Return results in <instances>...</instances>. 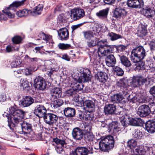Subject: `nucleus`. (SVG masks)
I'll list each match as a JSON object with an SVG mask.
<instances>
[{"label": "nucleus", "mask_w": 155, "mask_h": 155, "mask_svg": "<svg viewBox=\"0 0 155 155\" xmlns=\"http://www.w3.org/2000/svg\"><path fill=\"white\" fill-rule=\"evenodd\" d=\"M107 39H104L99 41L98 38L97 45L98 46V54L101 56L107 55L109 54L112 53L114 50V45H107Z\"/></svg>", "instance_id": "obj_1"}, {"label": "nucleus", "mask_w": 155, "mask_h": 155, "mask_svg": "<svg viewBox=\"0 0 155 155\" xmlns=\"http://www.w3.org/2000/svg\"><path fill=\"white\" fill-rule=\"evenodd\" d=\"M145 50L143 46H138L133 49L131 52L130 58L134 63L143 60L146 56Z\"/></svg>", "instance_id": "obj_2"}, {"label": "nucleus", "mask_w": 155, "mask_h": 155, "mask_svg": "<svg viewBox=\"0 0 155 155\" xmlns=\"http://www.w3.org/2000/svg\"><path fill=\"white\" fill-rule=\"evenodd\" d=\"M114 141L111 136H108L102 139L99 143V148L102 151H107L113 147Z\"/></svg>", "instance_id": "obj_3"}, {"label": "nucleus", "mask_w": 155, "mask_h": 155, "mask_svg": "<svg viewBox=\"0 0 155 155\" xmlns=\"http://www.w3.org/2000/svg\"><path fill=\"white\" fill-rule=\"evenodd\" d=\"M121 124L124 127L129 125L132 126H139L142 124V121L140 118H129L127 115H124L120 118Z\"/></svg>", "instance_id": "obj_4"}, {"label": "nucleus", "mask_w": 155, "mask_h": 155, "mask_svg": "<svg viewBox=\"0 0 155 155\" xmlns=\"http://www.w3.org/2000/svg\"><path fill=\"white\" fill-rule=\"evenodd\" d=\"M150 80L149 78H144L140 76H134L130 82V85L134 87L142 86L144 84L149 85L150 84Z\"/></svg>", "instance_id": "obj_5"}, {"label": "nucleus", "mask_w": 155, "mask_h": 155, "mask_svg": "<svg viewBox=\"0 0 155 155\" xmlns=\"http://www.w3.org/2000/svg\"><path fill=\"white\" fill-rule=\"evenodd\" d=\"M29 0H22L21 2H13L12 4L10 5L9 7L7 8V9L9 10L12 11V12H8L6 10H4L3 12L6 16L10 18H13L15 16L14 13H12L13 11L15 12L16 8L22 5L25 2L28 1Z\"/></svg>", "instance_id": "obj_6"}, {"label": "nucleus", "mask_w": 155, "mask_h": 155, "mask_svg": "<svg viewBox=\"0 0 155 155\" xmlns=\"http://www.w3.org/2000/svg\"><path fill=\"white\" fill-rule=\"evenodd\" d=\"M34 105L35 107L34 113L39 118L43 117L46 114L47 110L46 108L42 104L35 102Z\"/></svg>", "instance_id": "obj_7"}, {"label": "nucleus", "mask_w": 155, "mask_h": 155, "mask_svg": "<svg viewBox=\"0 0 155 155\" xmlns=\"http://www.w3.org/2000/svg\"><path fill=\"white\" fill-rule=\"evenodd\" d=\"M24 117H14L10 116L8 118V126L11 129H12V127L20 125L23 121Z\"/></svg>", "instance_id": "obj_8"}, {"label": "nucleus", "mask_w": 155, "mask_h": 155, "mask_svg": "<svg viewBox=\"0 0 155 155\" xmlns=\"http://www.w3.org/2000/svg\"><path fill=\"white\" fill-rule=\"evenodd\" d=\"M71 18L74 20H77L82 18L85 14L84 10L82 9L74 8L71 10Z\"/></svg>", "instance_id": "obj_9"}, {"label": "nucleus", "mask_w": 155, "mask_h": 155, "mask_svg": "<svg viewBox=\"0 0 155 155\" xmlns=\"http://www.w3.org/2000/svg\"><path fill=\"white\" fill-rule=\"evenodd\" d=\"M21 127L22 132L26 134L28 137H35L33 136L34 132L31 129V125L29 123L23 121L20 125Z\"/></svg>", "instance_id": "obj_10"}, {"label": "nucleus", "mask_w": 155, "mask_h": 155, "mask_svg": "<svg viewBox=\"0 0 155 155\" xmlns=\"http://www.w3.org/2000/svg\"><path fill=\"white\" fill-rule=\"evenodd\" d=\"M140 12L141 14L149 18H152L155 15V11L154 8L149 6L143 8Z\"/></svg>", "instance_id": "obj_11"}, {"label": "nucleus", "mask_w": 155, "mask_h": 155, "mask_svg": "<svg viewBox=\"0 0 155 155\" xmlns=\"http://www.w3.org/2000/svg\"><path fill=\"white\" fill-rule=\"evenodd\" d=\"M90 72L88 69H85L83 73L78 76L77 81L79 83L84 82L90 80L91 75H90Z\"/></svg>", "instance_id": "obj_12"}, {"label": "nucleus", "mask_w": 155, "mask_h": 155, "mask_svg": "<svg viewBox=\"0 0 155 155\" xmlns=\"http://www.w3.org/2000/svg\"><path fill=\"white\" fill-rule=\"evenodd\" d=\"M150 112V109L149 106L147 105L144 104L139 107L137 114L140 117H144L148 115Z\"/></svg>", "instance_id": "obj_13"}, {"label": "nucleus", "mask_w": 155, "mask_h": 155, "mask_svg": "<svg viewBox=\"0 0 155 155\" xmlns=\"http://www.w3.org/2000/svg\"><path fill=\"white\" fill-rule=\"evenodd\" d=\"M45 122L49 125H53L55 124L58 120V117L56 115L51 114H46L44 118Z\"/></svg>", "instance_id": "obj_14"}, {"label": "nucleus", "mask_w": 155, "mask_h": 155, "mask_svg": "<svg viewBox=\"0 0 155 155\" xmlns=\"http://www.w3.org/2000/svg\"><path fill=\"white\" fill-rule=\"evenodd\" d=\"M34 85L35 87L40 90H43L46 88L45 81L42 77L40 76L36 77L34 80Z\"/></svg>", "instance_id": "obj_15"}, {"label": "nucleus", "mask_w": 155, "mask_h": 155, "mask_svg": "<svg viewBox=\"0 0 155 155\" xmlns=\"http://www.w3.org/2000/svg\"><path fill=\"white\" fill-rule=\"evenodd\" d=\"M127 4L130 7L135 8H140L144 6L143 0H128Z\"/></svg>", "instance_id": "obj_16"}, {"label": "nucleus", "mask_w": 155, "mask_h": 155, "mask_svg": "<svg viewBox=\"0 0 155 155\" xmlns=\"http://www.w3.org/2000/svg\"><path fill=\"white\" fill-rule=\"evenodd\" d=\"M61 88L54 87L50 90L49 96L51 100H54L62 96Z\"/></svg>", "instance_id": "obj_17"}, {"label": "nucleus", "mask_w": 155, "mask_h": 155, "mask_svg": "<svg viewBox=\"0 0 155 155\" xmlns=\"http://www.w3.org/2000/svg\"><path fill=\"white\" fill-rule=\"evenodd\" d=\"M119 124L117 121H113L109 124V129L113 131L114 135H116L121 132V129L119 127Z\"/></svg>", "instance_id": "obj_18"}, {"label": "nucleus", "mask_w": 155, "mask_h": 155, "mask_svg": "<svg viewBox=\"0 0 155 155\" xmlns=\"http://www.w3.org/2000/svg\"><path fill=\"white\" fill-rule=\"evenodd\" d=\"M59 39L61 40H66L69 38V32L67 28H61L58 31Z\"/></svg>", "instance_id": "obj_19"}, {"label": "nucleus", "mask_w": 155, "mask_h": 155, "mask_svg": "<svg viewBox=\"0 0 155 155\" xmlns=\"http://www.w3.org/2000/svg\"><path fill=\"white\" fill-rule=\"evenodd\" d=\"M9 112L11 114L10 116L14 117H24L25 112L21 109H16L13 107L9 108Z\"/></svg>", "instance_id": "obj_20"}, {"label": "nucleus", "mask_w": 155, "mask_h": 155, "mask_svg": "<svg viewBox=\"0 0 155 155\" xmlns=\"http://www.w3.org/2000/svg\"><path fill=\"white\" fill-rule=\"evenodd\" d=\"M72 134L73 138L76 140H80L84 136L83 130L78 127L75 128L73 130Z\"/></svg>", "instance_id": "obj_21"}, {"label": "nucleus", "mask_w": 155, "mask_h": 155, "mask_svg": "<svg viewBox=\"0 0 155 155\" xmlns=\"http://www.w3.org/2000/svg\"><path fill=\"white\" fill-rule=\"evenodd\" d=\"M145 129L149 133H153L155 132V121L153 120H149L145 123Z\"/></svg>", "instance_id": "obj_22"}, {"label": "nucleus", "mask_w": 155, "mask_h": 155, "mask_svg": "<svg viewBox=\"0 0 155 155\" xmlns=\"http://www.w3.org/2000/svg\"><path fill=\"white\" fill-rule=\"evenodd\" d=\"M145 153L144 146L140 145L135 149V150H131L130 155H144Z\"/></svg>", "instance_id": "obj_23"}, {"label": "nucleus", "mask_w": 155, "mask_h": 155, "mask_svg": "<svg viewBox=\"0 0 155 155\" xmlns=\"http://www.w3.org/2000/svg\"><path fill=\"white\" fill-rule=\"evenodd\" d=\"M38 36L40 37L41 38L46 41L47 43V45L49 46L50 48H52L53 46L54 42L52 40V36L49 35H46L43 32L39 34Z\"/></svg>", "instance_id": "obj_24"}, {"label": "nucleus", "mask_w": 155, "mask_h": 155, "mask_svg": "<svg viewBox=\"0 0 155 155\" xmlns=\"http://www.w3.org/2000/svg\"><path fill=\"white\" fill-rule=\"evenodd\" d=\"M64 113L66 117L70 118L75 116L76 111L74 108L67 107L65 108L64 110Z\"/></svg>", "instance_id": "obj_25"}, {"label": "nucleus", "mask_w": 155, "mask_h": 155, "mask_svg": "<svg viewBox=\"0 0 155 155\" xmlns=\"http://www.w3.org/2000/svg\"><path fill=\"white\" fill-rule=\"evenodd\" d=\"M89 148L91 151L85 147H78L76 149V154L77 155H87L88 153H93V148L91 147Z\"/></svg>", "instance_id": "obj_26"}, {"label": "nucleus", "mask_w": 155, "mask_h": 155, "mask_svg": "<svg viewBox=\"0 0 155 155\" xmlns=\"http://www.w3.org/2000/svg\"><path fill=\"white\" fill-rule=\"evenodd\" d=\"M95 79L101 82L105 83L107 79L108 76L106 74L103 72H98L95 75Z\"/></svg>", "instance_id": "obj_27"}, {"label": "nucleus", "mask_w": 155, "mask_h": 155, "mask_svg": "<svg viewBox=\"0 0 155 155\" xmlns=\"http://www.w3.org/2000/svg\"><path fill=\"white\" fill-rule=\"evenodd\" d=\"M21 104L24 107H27L34 102V99L29 96L25 97L22 100L20 101Z\"/></svg>", "instance_id": "obj_28"}, {"label": "nucleus", "mask_w": 155, "mask_h": 155, "mask_svg": "<svg viewBox=\"0 0 155 155\" xmlns=\"http://www.w3.org/2000/svg\"><path fill=\"white\" fill-rule=\"evenodd\" d=\"M106 64L109 67H113L116 63V59L113 54H110L107 56L106 59Z\"/></svg>", "instance_id": "obj_29"}, {"label": "nucleus", "mask_w": 155, "mask_h": 155, "mask_svg": "<svg viewBox=\"0 0 155 155\" xmlns=\"http://www.w3.org/2000/svg\"><path fill=\"white\" fill-rule=\"evenodd\" d=\"M69 84H71V86L73 88L75 92L78 91L82 90L83 88V85L81 83H75L73 81L69 82Z\"/></svg>", "instance_id": "obj_30"}, {"label": "nucleus", "mask_w": 155, "mask_h": 155, "mask_svg": "<svg viewBox=\"0 0 155 155\" xmlns=\"http://www.w3.org/2000/svg\"><path fill=\"white\" fill-rule=\"evenodd\" d=\"M126 14V12L124 9L120 8H116L114 12V16L116 18H120L123 17Z\"/></svg>", "instance_id": "obj_31"}, {"label": "nucleus", "mask_w": 155, "mask_h": 155, "mask_svg": "<svg viewBox=\"0 0 155 155\" xmlns=\"http://www.w3.org/2000/svg\"><path fill=\"white\" fill-rule=\"evenodd\" d=\"M147 34V28L145 26L143 25H140L137 32L138 36L141 37H143L146 35Z\"/></svg>", "instance_id": "obj_32"}, {"label": "nucleus", "mask_w": 155, "mask_h": 155, "mask_svg": "<svg viewBox=\"0 0 155 155\" xmlns=\"http://www.w3.org/2000/svg\"><path fill=\"white\" fill-rule=\"evenodd\" d=\"M91 129V127L90 126H88L85 127V130H86L87 132L84 134V136L85 140H92L94 137L92 134L90 132Z\"/></svg>", "instance_id": "obj_33"}, {"label": "nucleus", "mask_w": 155, "mask_h": 155, "mask_svg": "<svg viewBox=\"0 0 155 155\" xmlns=\"http://www.w3.org/2000/svg\"><path fill=\"white\" fill-rule=\"evenodd\" d=\"M116 109V106L114 104L106 105L104 108V111L106 114H112L114 113Z\"/></svg>", "instance_id": "obj_34"}, {"label": "nucleus", "mask_w": 155, "mask_h": 155, "mask_svg": "<svg viewBox=\"0 0 155 155\" xmlns=\"http://www.w3.org/2000/svg\"><path fill=\"white\" fill-rule=\"evenodd\" d=\"M43 8L42 5L39 4L35 7L33 10L31 11V15L33 16H35L37 15L40 14L42 11Z\"/></svg>", "instance_id": "obj_35"}, {"label": "nucleus", "mask_w": 155, "mask_h": 155, "mask_svg": "<svg viewBox=\"0 0 155 155\" xmlns=\"http://www.w3.org/2000/svg\"><path fill=\"white\" fill-rule=\"evenodd\" d=\"M120 59L122 64L126 67H129L131 65L130 61L126 56L119 55Z\"/></svg>", "instance_id": "obj_36"}, {"label": "nucleus", "mask_w": 155, "mask_h": 155, "mask_svg": "<svg viewBox=\"0 0 155 155\" xmlns=\"http://www.w3.org/2000/svg\"><path fill=\"white\" fill-rule=\"evenodd\" d=\"M98 38L94 37L86 41L87 45L89 48L93 47L97 45Z\"/></svg>", "instance_id": "obj_37"}, {"label": "nucleus", "mask_w": 155, "mask_h": 155, "mask_svg": "<svg viewBox=\"0 0 155 155\" xmlns=\"http://www.w3.org/2000/svg\"><path fill=\"white\" fill-rule=\"evenodd\" d=\"M123 98L124 97L122 95L117 94L112 96L111 99L114 103H119L121 101Z\"/></svg>", "instance_id": "obj_38"}, {"label": "nucleus", "mask_w": 155, "mask_h": 155, "mask_svg": "<svg viewBox=\"0 0 155 155\" xmlns=\"http://www.w3.org/2000/svg\"><path fill=\"white\" fill-rule=\"evenodd\" d=\"M83 33L86 41L95 37V34L91 31H84Z\"/></svg>", "instance_id": "obj_39"}, {"label": "nucleus", "mask_w": 155, "mask_h": 155, "mask_svg": "<svg viewBox=\"0 0 155 155\" xmlns=\"http://www.w3.org/2000/svg\"><path fill=\"white\" fill-rule=\"evenodd\" d=\"M20 87L25 91H28L30 88L29 82L25 79L21 80L20 84Z\"/></svg>", "instance_id": "obj_40"}, {"label": "nucleus", "mask_w": 155, "mask_h": 155, "mask_svg": "<svg viewBox=\"0 0 155 155\" xmlns=\"http://www.w3.org/2000/svg\"><path fill=\"white\" fill-rule=\"evenodd\" d=\"M53 142H54L57 145H60V146L64 147V148L66 147L67 143L64 140L56 138H53Z\"/></svg>", "instance_id": "obj_41"}, {"label": "nucleus", "mask_w": 155, "mask_h": 155, "mask_svg": "<svg viewBox=\"0 0 155 155\" xmlns=\"http://www.w3.org/2000/svg\"><path fill=\"white\" fill-rule=\"evenodd\" d=\"M127 143V147L131 149V150H133L137 146V141L134 139H131L129 140L128 141Z\"/></svg>", "instance_id": "obj_42"}, {"label": "nucleus", "mask_w": 155, "mask_h": 155, "mask_svg": "<svg viewBox=\"0 0 155 155\" xmlns=\"http://www.w3.org/2000/svg\"><path fill=\"white\" fill-rule=\"evenodd\" d=\"M133 137L136 139H140L143 136L142 132L138 129H135L133 132Z\"/></svg>", "instance_id": "obj_43"}, {"label": "nucleus", "mask_w": 155, "mask_h": 155, "mask_svg": "<svg viewBox=\"0 0 155 155\" xmlns=\"http://www.w3.org/2000/svg\"><path fill=\"white\" fill-rule=\"evenodd\" d=\"M108 13V10L107 9H104L99 11L96 13V15L100 18H106Z\"/></svg>", "instance_id": "obj_44"}, {"label": "nucleus", "mask_w": 155, "mask_h": 155, "mask_svg": "<svg viewBox=\"0 0 155 155\" xmlns=\"http://www.w3.org/2000/svg\"><path fill=\"white\" fill-rule=\"evenodd\" d=\"M63 101L61 99H58L54 101H52V104L53 105V107L55 108L61 106L63 104Z\"/></svg>", "instance_id": "obj_45"}, {"label": "nucleus", "mask_w": 155, "mask_h": 155, "mask_svg": "<svg viewBox=\"0 0 155 155\" xmlns=\"http://www.w3.org/2000/svg\"><path fill=\"white\" fill-rule=\"evenodd\" d=\"M107 36L110 37V39L112 41L116 40L121 37L120 35L112 32L109 33Z\"/></svg>", "instance_id": "obj_46"}, {"label": "nucleus", "mask_w": 155, "mask_h": 155, "mask_svg": "<svg viewBox=\"0 0 155 155\" xmlns=\"http://www.w3.org/2000/svg\"><path fill=\"white\" fill-rule=\"evenodd\" d=\"M29 13H31L30 11H28L26 9H24L22 10H19L17 12L16 14L19 17H22L27 16Z\"/></svg>", "instance_id": "obj_47"}, {"label": "nucleus", "mask_w": 155, "mask_h": 155, "mask_svg": "<svg viewBox=\"0 0 155 155\" xmlns=\"http://www.w3.org/2000/svg\"><path fill=\"white\" fill-rule=\"evenodd\" d=\"M94 118V115L92 113L88 111L85 112L84 120L91 121Z\"/></svg>", "instance_id": "obj_48"}, {"label": "nucleus", "mask_w": 155, "mask_h": 155, "mask_svg": "<svg viewBox=\"0 0 155 155\" xmlns=\"http://www.w3.org/2000/svg\"><path fill=\"white\" fill-rule=\"evenodd\" d=\"M85 112L80 110L77 114L76 119L80 121L84 120Z\"/></svg>", "instance_id": "obj_49"}, {"label": "nucleus", "mask_w": 155, "mask_h": 155, "mask_svg": "<svg viewBox=\"0 0 155 155\" xmlns=\"http://www.w3.org/2000/svg\"><path fill=\"white\" fill-rule=\"evenodd\" d=\"M137 95L135 94H131L129 95L127 97V99L128 101L130 102L134 103L136 102L137 100Z\"/></svg>", "instance_id": "obj_50"}, {"label": "nucleus", "mask_w": 155, "mask_h": 155, "mask_svg": "<svg viewBox=\"0 0 155 155\" xmlns=\"http://www.w3.org/2000/svg\"><path fill=\"white\" fill-rule=\"evenodd\" d=\"M115 73L118 76H122L124 74V72L120 68L116 66L114 68Z\"/></svg>", "instance_id": "obj_51"}, {"label": "nucleus", "mask_w": 155, "mask_h": 155, "mask_svg": "<svg viewBox=\"0 0 155 155\" xmlns=\"http://www.w3.org/2000/svg\"><path fill=\"white\" fill-rule=\"evenodd\" d=\"M84 106L86 108H88V109H91L94 108V105L92 101H88L84 103Z\"/></svg>", "instance_id": "obj_52"}, {"label": "nucleus", "mask_w": 155, "mask_h": 155, "mask_svg": "<svg viewBox=\"0 0 155 155\" xmlns=\"http://www.w3.org/2000/svg\"><path fill=\"white\" fill-rule=\"evenodd\" d=\"M76 94L75 91L72 88L67 90L65 92V96L67 97L73 96Z\"/></svg>", "instance_id": "obj_53"}, {"label": "nucleus", "mask_w": 155, "mask_h": 155, "mask_svg": "<svg viewBox=\"0 0 155 155\" xmlns=\"http://www.w3.org/2000/svg\"><path fill=\"white\" fill-rule=\"evenodd\" d=\"M58 46L60 49L63 50L69 49L71 48V46L70 44L64 43H60L58 45Z\"/></svg>", "instance_id": "obj_54"}, {"label": "nucleus", "mask_w": 155, "mask_h": 155, "mask_svg": "<svg viewBox=\"0 0 155 155\" xmlns=\"http://www.w3.org/2000/svg\"><path fill=\"white\" fill-rule=\"evenodd\" d=\"M126 81L124 80L120 81L118 83V85L120 86L123 87L124 88L125 90H127V87H129V85L126 84Z\"/></svg>", "instance_id": "obj_55"}, {"label": "nucleus", "mask_w": 155, "mask_h": 155, "mask_svg": "<svg viewBox=\"0 0 155 155\" xmlns=\"http://www.w3.org/2000/svg\"><path fill=\"white\" fill-rule=\"evenodd\" d=\"M22 40L21 38L18 36H16L13 38L12 40L13 43L18 44L21 42Z\"/></svg>", "instance_id": "obj_56"}, {"label": "nucleus", "mask_w": 155, "mask_h": 155, "mask_svg": "<svg viewBox=\"0 0 155 155\" xmlns=\"http://www.w3.org/2000/svg\"><path fill=\"white\" fill-rule=\"evenodd\" d=\"M19 49V47H17L16 48H15L14 45L12 46L9 45L7 46L6 48V51L7 52H10L13 51L14 50L18 51Z\"/></svg>", "instance_id": "obj_57"}, {"label": "nucleus", "mask_w": 155, "mask_h": 155, "mask_svg": "<svg viewBox=\"0 0 155 155\" xmlns=\"http://www.w3.org/2000/svg\"><path fill=\"white\" fill-rule=\"evenodd\" d=\"M63 147H64L60 146V145H57L55 147V150L58 153L63 154L64 152Z\"/></svg>", "instance_id": "obj_58"}, {"label": "nucleus", "mask_w": 155, "mask_h": 155, "mask_svg": "<svg viewBox=\"0 0 155 155\" xmlns=\"http://www.w3.org/2000/svg\"><path fill=\"white\" fill-rule=\"evenodd\" d=\"M22 72V70L20 69H16L14 71V74L17 77H20L21 76V74Z\"/></svg>", "instance_id": "obj_59"}, {"label": "nucleus", "mask_w": 155, "mask_h": 155, "mask_svg": "<svg viewBox=\"0 0 155 155\" xmlns=\"http://www.w3.org/2000/svg\"><path fill=\"white\" fill-rule=\"evenodd\" d=\"M116 0H104V2L107 5H112L114 4Z\"/></svg>", "instance_id": "obj_60"}, {"label": "nucleus", "mask_w": 155, "mask_h": 155, "mask_svg": "<svg viewBox=\"0 0 155 155\" xmlns=\"http://www.w3.org/2000/svg\"><path fill=\"white\" fill-rule=\"evenodd\" d=\"M32 70L29 68H27L25 69V74L26 75H29L31 74Z\"/></svg>", "instance_id": "obj_61"}, {"label": "nucleus", "mask_w": 155, "mask_h": 155, "mask_svg": "<svg viewBox=\"0 0 155 155\" xmlns=\"http://www.w3.org/2000/svg\"><path fill=\"white\" fill-rule=\"evenodd\" d=\"M151 50L155 48V41L153 40L150 42L149 44Z\"/></svg>", "instance_id": "obj_62"}, {"label": "nucleus", "mask_w": 155, "mask_h": 155, "mask_svg": "<svg viewBox=\"0 0 155 155\" xmlns=\"http://www.w3.org/2000/svg\"><path fill=\"white\" fill-rule=\"evenodd\" d=\"M150 92L153 97H155V86H153L150 88Z\"/></svg>", "instance_id": "obj_63"}, {"label": "nucleus", "mask_w": 155, "mask_h": 155, "mask_svg": "<svg viewBox=\"0 0 155 155\" xmlns=\"http://www.w3.org/2000/svg\"><path fill=\"white\" fill-rule=\"evenodd\" d=\"M61 58L68 61H70V58L67 54H65L63 55Z\"/></svg>", "instance_id": "obj_64"}]
</instances>
